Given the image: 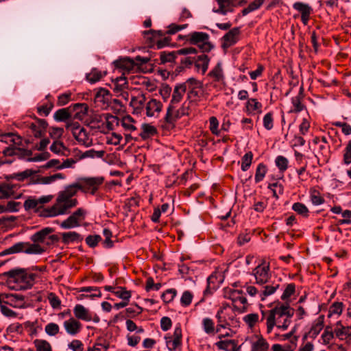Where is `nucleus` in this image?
<instances>
[{"label": "nucleus", "instance_id": "obj_57", "mask_svg": "<svg viewBox=\"0 0 351 351\" xmlns=\"http://www.w3.org/2000/svg\"><path fill=\"white\" fill-rule=\"evenodd\" d=\"M295 291V285L293 283L288 284L284 290L280 298L283 301H287L289 298L294 294Z\"/></svg>", "mask_w": 351, "mask_h": 351}, {"label": "nucleus", "instance_id": "obj_25", "mask_svg": "<svg viewBox=\"0 0 351 351\" xmlns=\"http://www.w3.org/2000/svg\"><path fill=\"white\" fill-rule=\"evenodd\" d=\"M157 134V129L155 126L149 123H143L141 125V132L140 136L142 139H148Z\"/></svg>", "mask_w": 351, "mask_h": 351}, {"label": "nucleus", "instance_id": "obj_19", "mask_svg": "<svg viewBox=\"0 0 351 351\" xmlns=\"http://www.w3.org/2000/svg\"><path fill=\"white\" fill-rule=\"evenodd\" d=\"M239 34L240 29L239 27H234L230 29L223 36V47H229L234 45L238 40Z\"/></svg>", "mask_w": 351, "mask_h": 351}, {"label": "nucleus", "instance_id": "obj_13", "mask_svg": "<svg viewBox=\"0 0 351 351\" xmlns=\"http://www.w3.org/2000/svg\"><path fill=\"white\" fill-rule=\"evenodd\" d=\"M144 37L149 40L150 43H156L157 48L161 49L170 45V39L168 37L162 38L165 34L161 30L149 29L143 32Z\"/></svg>", "mask_w": 351, "mask_h": 351}, {"label": "nucleus", "instance_id": "obj_49", "mask_svg": "<svg viewBox=\"0 0 351 351\" xmlns=\"http://www.w3.org/2000/svg\"><path fill=\"white\" fill-rule=\"evenodd\" d=\"M34 344L36 351H52L51 344L44 339H35Z\"/></svg>", "mask_w": 351, "mask_h": 351}, {"label": "nucleus", "instance_id": "obj_23", "mask_svg": "<svg viewBox=\"0 0 351 351\" xmlns=\"http://www.w3.org/2000/svg\"><path fill=\"white\" fill-rule=\"evenodd\" d=\"M334 332L339 339L344 340L351 336V327H345L338 322L334 328Z\"/></svg>", "mask_w": 351, "mask_h": 351}, {"label": "nucleus", "instance_id": "obj_41", "mask_svg": "<svg viewBox=\"0 0 351 351\" xmlns=\"http://www.w3.org/2000/svg\"><path fill=\"white\" fill-rule=\"evenodd\" d=\"M202 328L207 335H214L217 333L215 328L213 320L209 317H205L202 319Z\"/></svg>", "mask_w": 351, "mask_h": 351}, {"label": "nucleus", "instance_id": "obj_18", "mask_svg": "<svg viewBox=\"0 0 351 351\" xmlns=\"http://www.w3.org/2000/svg\"><path fill=\"white\" fill-rule=\"evenodd\" d=\"M63 326L66 332L71 336H75L79 333L82 327L81 323L73 317L64 321Z\"/></svg>", "mask_w": 351, "mask_h": 351}, {"label": "nucleus", "instance_id": "obj_55", "mask_svg": "<svg viewBox=\"0 0 351 351\" xmlns=\"http://www.w3.org/2000/svg\"><path fill=\"white\" fill-rule=\"evenodd\" d=\"M292 209L296 212L298 214L302 215L303 217H308V209L307 207L300 202L294 203L292 205Z\"/></svg>", "mask_w": 351, "mask_h": 351}, {"label": "nucleus", "instance_id": "obj_11", "mask_svg": "<svg viewBox=\"0 0 351 351\" xmlns=\"http://www.w3.org/2000/svg\"><path fill=\"white\" fill-rule=\"evenodd\" d=\"M104 178L101 176L82 178L79 180L80 191L95 195L99 187L103 184Z\"/></svg>", "mask_w": 351, "mask_h": 351}, {"label": "nucleus", "instance_id": "obj_31", "mask_svg": "<svg viewBox=\"0 0 351 351\" xmlns=\"http://www.w3.org/2000/svg\"><path fill=\"white\" fill-rule=\"evenodd\" d=\"M324 327V316H319L313 322L310 330L309 336L312 338H315L319 334Z\"/></svg>", "mask_w": 351, "mask_h": 351}, {"label": "nucleus", "instance_id": "obj_5", "mask_svg": "<svg viewBox=\"0 0 351 351\" xmlns=\"http://www.w3.org/2000/svg\"><path fill=\"white\" fill-rule=\"evenodd\" d=\"M45 249L36 243L19 242L5 250L2 254H11L14 253L23 252L27 254H41Z\"/></svg>", "mask_w": 351, "mask_h": 351}, {"label": "nucleus", "instance_id": "obj_52", "mask_svg": "<svg viewBox=\"0 0 351 351\" xmlns=\"http://www.w3.org/2000/svg\"><path fill=\"white\" fill-rule=\"evenodd\" d=\"M275 164L282 173L285 172L288 168L289 160L283 156H278L275 159Z\"/></svg>", "mask_w": 351, "mask_h": 351}, {"label": "nucleus", "instance_id": "obj_26", "mask_svg": "<svg viewBox=\"0 0 351 351\" xmlns=\"http://www.w3.org/2000/svg\"><path fill=\"white\" fill-rule=\"evenodd\" d=\"M208 75L215 82H223L225 80V75L221 62H218L216 66L209 72Z\"/></svg>", "mask_w": 351, "mask_h": 351}, {"label": "nucleus", "instance_id": "obj_16", "mask_svg": "<svg viewBox=\"0 0 351 351\" xmlns=\"http://www.w3.org/2000/svg\"><path fill=\"white\" fill-rule=\"evenodd\" d=\"M184 114V112L180 113V110H176V106H171L169 104L165 117L166 124L168 125V127H173L174 123L176 120Z\"/></svg>", "mask_w": 351, "mask_h": 351}, {"label": "nucleus", "instance_id": "obj_46", "mask_svg": "<svg viewBox=\"0 0 351 351\" xmlns=\"http://www.w3.org/2000/svg\"><path fill=\"white\" fill-rule=\"evenodd\" d=\"M50 150L56 154L65 155L66 147L63 142L56 140L51 145Z\"/></svg>", "mask_w": 351, "mask_h": 351}, {"label": "nucleus", "instance_id": "obj_6", "mask_svg": "<svg viewBox=\"0 0 351 351\" xmlns=\"http://www.w3.org/2000/svg\"><path fill=\"white\" fill-rule=\"evenodd\" d=\"M66 129L70 130L75 139L81 145L88 147L93 145V139L86 130L81 127L78 122H70L66 125Z\"/></svg>", "mask_w": 351, "mask_h": 351}, {"label": "nucleus", "instance_id": "obj_63", "mask_svg": "<svg viewBox=\"0 0 351 351\" xmlns=\"http://www.w3.org/2000/svg\"><path fill=\"white\" fill-rule=\"evenodd\" d=\"M343 219L338 220L339 225L351 224V210H346L341 213Z\"/></svg>", "mask_w": 351, "mask_h": 351}, {"label": "nucleus", "instance_id": "obj_53", "mask_svg": "<svg viewBox=\"0 0 351 351\" xmlns=\"http://www.w3.org/2000/svg\"><path fill=\"white\" fill-rule=\"evenodd\" d=\"M114 294L122 300H130L132 294L130 291H127L125 287H117Z\"/></svg>", "mask_w": 351, "mask_h": 351}, {"label": "nucleus", "instance_id": "obj_47", "mask_svg": "<svg viewBox=\"0 0 351 351\" xmlns=\"http://www.w3.org/2000/svg\"><path fill=\"white\" fill-rule=\"evenodd\" d=\"M267 166L263 163H259L256 169L255 178H254L255 182L258 183V182H261L264 179L265 175L267 173Z\"/></svg>", "mask_w": 351, "mask_h": 351}, {"label": "nucleus", "instance_id": "obj_48", "mask_svg": "<svg viewBox=\"0 0 351 351\" xmlns=\"http://www.w3.org/2000/svg\"><path fill=\"white\" fill-rule=\"evenodd\" d=\"M245 107L248 113H252L261 110L262 104L256 99L252 98L247 100Z\"/></svg>", "mask_w": 351, "mask_h": 351}, {"label": "nucleus", "instance_id": "obj_62", "mask_svg": "<svg viewBox=\"0 0 351 351\" xmlns=\"http://www.w3.org/2000/svg\"><path fill=\"white\" fill-rule=\"evenodd\" d=\"M68 348L72 351H83L84 344L80 340L73 339L68 344Z\"/></svg>", "mask_w": 351, "mask_h": 351}, {"label": "nucleus", "instance_id": "obj_4", "mask_svg": "<svg viewBox=\"0 0 351 351\" xmlns=\"http://www.w3.org/2000/svg\"><path fill=\"white\" fill-rule=\"evenodd\" d=\"M78 201L75 198H66L58 195L56 203L50 208L43 210L44 217H51L68 214L69 210L75 207Z\"/></svg>", "mask_w": 351, "mask_h": 351}, {"label": "nucleus", "instance_id": "obj_9", "mask_svg": "<svg viewBox=\"0 0 351 351\" xmlns=\"http://www.w3.org/2000/svg\"><path fill=\"white\" fill-rule=\"evenodd\" d=\"M102 117L105 119V123H102L101 126H97L102 133H106L107 131L113 130L115 126L120 124V119L117 116L112 115L109 113L95 117L90 121V124L99 123L101 121ZM92 128H96V126L93 125Z\"/></svg>", "mask_w": 351, "mask_h": 351}, {"label": "nucleus", "instance_id": "obj_8", "mask_svg": "<svg viewBox=\"0 0 351 351\" xmlns=\"http://www.w3.org/2000/svg\"><path fill=\"white\" fill-rule=\"evenodd\" d=\"M252 275L254 277L257 285H263L268 284L271 278L270 263L265 260H261L252 270Z\"/></svg>", "mask_w": 351, "mask_h": 351}, {"label": "nucleus", "instance_id": "obj_30", "mask_svg": "<svg viewBox=\"0 0 351 351\" xmlns=\"http://www.w3.org/2000/svg\"><path fill=\"white\" fill-rule=\"evenodd\" d=\"M263 289L261 290L260 299L263 301L267 297L274 294L276 290L279 288L280 285L278 283L273 282L271 285H263Z\"/></svg>", "mask_w": 351, "mask_h": 351}, {"label": "nucleus", "instance_id": "obj_10", "mask_svg": "<svg viewBox=\"0 0 351 351\" xmlns=\"http://www.w3.org/2000/svg\"><path fill=\"white\" fill-rule=\"evenodd\" d=\"M86 215V210L79 208L67 219L62 221L60 227L62 229H71L79 227L81 225V222L85 219Z\"/></svg>", "mask_w": 351, "mask_h": 351}, {"label": "nucleus", "instance_id": "obj_17", "mask_svg": "<svg viewBox=\"0 0 351 351\" xmlns=\"http://www.w3.org/2000/svg\"><path fill=\"white\" fill-rule=\"evenodd\" d=\"M162 108V104L160 101L152 99L145 105L146 115L149 117H157Z\"/></svg>", "mask_w": 351, "mask_h": 351}, {"label": "nucleus", "instance_id": "obj_27", "mask_svg": "<svg viewBox=\"0 0 351 351\" xmlns=\"http://www.w3.org/2000/svg\"><path fill=\"white\" fill-rule=\"evenodd\" d=\"M61 237L62 242L65 244L75 242L79 243L83 240L82 235L76 232H63Z\"/></svg>", "mask_w": 351, "mask_h": 351}, {"label": "nucleus", "instance_id": "obj_43", "mask_svg": "<svg viewBox=\"0 0 351 351\" xmlns=\"http://www.w3.org/2000/svg\"><path fill=\"white\" fill-rule=\"evenodd\" d=\"M268 348L267 341L263 337H260L256 341L252 343L251 351H267Z\"/></svg>", "mask_w": 351, "mask_h": 351}, {"label": "nucleus", "instance_id": "obj_64", "mask_svg": "<svg viewBox=\"0 0 351 351\" xmlns=\"http://www.w3.org/2000/svg\"><path fill=\"white\" fill-rule=\"evenodd\" d=\"M343 161L346 165L351 163V140L348 141L344 149Z\"/></svg>", "mask_w": 351, "mask_h": 351}, {"label": "nucleus", "instance_id": "obj_36", "mask_svg": "<svg viewBox=\"0 0 351 351\" xmlns=\"http://www.w3.org/2000/svg\"><path fill=\"white\" fill-rule=\"evenodd\" d=\"M113 90L116 93H119L128 88V82L126 77L123 75L113 80Z\"/></svg>", "mask_w": 351, "mask_h": 351}, {"label": "nucleus", "instance_id": "obj_21", "mask_svg": "<svg viewBox=\"0 0 351 351\" xmlns=\"http://www.w3.org/2000/svg\"><path fill=\"white\" fill-rule=\"evenodd\" d=\"M73 313L75 317L81 320L90 322L92 319L91 315L88 310L82 304H76L73 308Z\"/></svg>", "mask_w": 351, "mask_h": 351}, {"label": "nucleus", "instance_id": "obj_24", "mask_svg": "<svg viewBox=\"0 0 351 351\" xmlns=\"http://www.w3.org/2000/svg\"><path fill=\"white\" fill-rule=\"evenodd\" d=\"M298 337H293L291 342L285 345L274 344L272 351H294L297 347Z\"/></svg>", "mask_w": 351, "mask_h": 351}, {"label": "nucleus", "instance_id": "obj_38", "mask_svg": "<svg viewBox=\"0 0 351 351\" xmlns=\"http://www.w3.org/2000/svg\"><path fill=\"white\" fill-rule=\"evenodd\" d=\"M135 121L134 119L130 116L127 115L123 117L121 119H120V124L121 126L128 132H134L136 130V126L134 125Z\"/></svg>", "mask_w": 351, "mask_h": 351}, {"label": "nucleus", "instance_id": "obj_59", "mask_svg": "<svg viewBox=\"0 0 351 351\" xmlns=\"http://www.w3.org/2000/svg\"><path fill=\"white\" fill-rule=\"evenodd\" d=\"M45 331L49 336H56L60 331V327L57 324L50 322L45 326Z\"/></svg>", "mask_w": 351, "mask_h": 351}, {"label": "nucleus", "instance_id": "obj_7", "mask_svg": "<svg viewBox=\"0 0 351 351\" xmlns=\"http://www.w3.org/2000/svg\"><path fill=\"white\" fill-rule=\"evenodd\" d=\"M186 37L191 44L197 45L203 53L209 52L214 48V45L209 41V35L206 32H194Z\"/></svg>", "mask_w": 351, "mask_h": 351}, {"label": "nucleus", "instance_id": "obj_14", "mask_svg": "<svg viewBox=\"0 0 351 351\" xmlns=\"http://www.w3.org/2000/svg\"><path fill=\"white\" fill-rule=\"evenodd\" d=\"M228 298L232 301V308L241 313L246 311L247 301L242 290H230Z\"/></svg>", "mask_w": 351, "mask_h": 351}, {"label": "nucleus", "instance_id": "obj_35", "mask_svg": "<svg viewBox=\"0 0 351 351\" xmlns=\"http://www.w3.org/2000/svg\"><path fill=\"white\" fill-rule=\"evenodd\" d=\"M219 4V8L214 10L215 12L226 15L228 12H232L231 6L232 5V0H216Z\"/></svg>", "mask_w": 351, "mask_h": 351}, {"label": "nucleus", "instance_id": "obj_22", "mask_svg": "<svg viewBox=\"0 0 351 351\" xmlns=\"http://www.w3.org/2000/svg\"><path fill=\"white\" fill-rule=\"evenodd\" d=\"M186 88L185 84L176 85L174 88L172 98L169 104L171 106H176V104L180 102L184 93L186 92Z\"/></svg>", "mask_w": 351, "mask_h": 351}, {"label": "nucleus", "instance_id": "obj_45", "mask_svg": "<svg viewBox=\"0 0 351 351\" xmlns=\"http://www.w3.org/2000/svg\"><path fill=\"white\" fill-rule=\"evenodd\" d=\"M71 113L68 108H61L56 110L53 114V118L56 121H65L70 119Z\"/></svg>", "mask_w": 351, "mask_h": 351}, {"label": "nucleus", "instance_id": "obj_37", "mask_svg": "<svg viewBox=\"0 0 351 351\" xmlns=\"http://www.w3.org/2000/svg\"><path fill=\"white\" fill-rule=\"evenodd\" d=\"M145 98L143 95L141 97H132L130 103V106L134 109V112L136 114L141 113L144 108Z\"/></svg>", "mask_w": 351, "mask_h": 351}, {"label": "nucleus", "instance_id": "obj_51", "mask_svg": "<svg viewBox=\"0 0 351 351\" xmlns=\"http://www.w3.org/2000/svg\"><path fill=\"white\" fill-rule=\"evenodd\" d=\"M244 322L250 328H252L259 321V316L257 313H249L243 317Z\"/></svg>", "mask_w": 351, "mask_h": 351}, {"label": "nucleus", "instance_id": "obj_42", "mask_svg": "<svg viewBox=\"0 0 351 351\" xmlns=\"http://www.w3.org/2000/svg\"><path fill=\"white\" fill-rule=\"evenodd\" d=\"M104 154H105V151H104V150L96 151L93 149H91L87 150V151L82 153L80 154V156H79V159L82 160V159H84L86 158H101L104 157Z\"/></svg>", "mask_w": 351, "mask_h": 351}, {"label": "nucleus", "instance_id": "obj_33", "mask_svg": "<svg viewBox=\"0 0 351 351\" xmlns=\"http://www.w3.org/2000/svg\"><path fill=\"white\" fill-rule=\"evenodd\" d=\"M116 66L121 68L128 72L134 69L136 66L134 61L130 58H121L119 60L114 62Z\"/></svg>", "mask_w": 351, "mask_h": 351}, {"label": "nucleus", "instance_id": "obj_61", "mask_svg": "<svg viewBox=\"0 0 351 351\" xmlns=\"http://www.w3.org/2000/svg\"><path fill=\"white\" fill-rule=\"evenodd\" d=\"M193 295L189 291L183 292L180 298V303L183 306H188L191 304Z\"/></svg>", "mask_w": 351, "mask_h": 351}, {"label": "nucleus", "instance_id": "obj_39", "mask_svg": "<svg viewBox=\"0 0 351 351\" xmlns=\"http://www.w3.org/2000/svg\"><path fill=\"white\" fill-rule=\"evenodd\" d=\"M180 54L176 51H162L160 53V59L161 64L172 63L178 58Z\"/></svg>", "mask_w": 351, "mask_h": 351}, {"label": "nucleus", "instance_id": "obj_60", "mask_svg": "<svg viewBox=\"0 0 351 351\" xmlns=\"http://www.w3.org/2000/svg\"><path fill=\"white\" fill-rule=\"evenodd\" d=\"M176 293L177 291L175 289H169L162 294L161 298L165 303H169L173 300Z\"/></svg>", "mask_w": 351, "mask_h": 351}, {"label": "nucleus", "instance_id": "obj_2", "mask_svg": "<svg viewBox=\"0 0 351 351\" xmlns=\"http://www.w3.org/2000/svg\"><path fill=\"white\" fill-rule=\"evenodd\" d=\"M6 277L9 285L14 284L12 289L25 290L31 288L34 282L36 274H28L23 269H13L2 274Z\"/></svg>", "mask_w": 351, "mask_h": 351}, {"label": "nucleus", "instance_id": "obj_50", "mask_svg": "<svg viewBox=\"0 0 351 351\" xmlns=\"http://www.w3.org/2000/svg\"><path fill=\"white\" fill-rule=\"evenodd\" d=\"M253 156L254 155L252 152H248L242 157L241 165V169L242 171H246L249 169L252 162Z\"/></svg>", "mask_w": 351, "mask_h": 351}, {"label": "nucleus", "instance_id": "obj_34", "mask_svg": "<svg viewBox=\"0 0 351 351\" xmlns=\"http://www.w3.org/2000/svg\"><path fill=\"white\" fill-rule=\"evenodd\" d=\"M217 348L220 350L226 351H238L239 347L234 340H223L216 343Z\"/></svg>", "mask_w": 351, "mask_h": 351}, {"label": "nucleus", "instance_id": "obj_20", "mask_svg": "<svg viewBox=\"0 0 351 351\" xmlns=\"http://www.w3.org/2000/svg\"><path fill=\"white\" fill-rule=\"evenodd\" d=\"M210 59L208 56L202 53L201 55L197 56V57H194V64L197 69V71H201L202 74H204L209 64Z\"/></svg>", "mask_w": 351, "mask_h": 351}, {"label": "nucleus", "instance_id": "obj_3", "mask_svg": "<svg viewBox=\"0 0 351 351\" xmlns=\"http://www.w3.org/2000/svg\"><path fill=\"white\" fill-rule=\"evenodd\" d=\"M215 317L217 321L216 332H219L221 328L230 329L239 326V320L237 317L234 309L228 305L223 306L217 311Z\"/></svg>", "mask_w": 351, "mask_h": 351}, {"label": "nucleus", "instance_id": "obj_58", "mask_svg": "<svg viewBox=\"0 0 351 351\" xmlns=\"http://www.w3.org/2000/svg\"><path fill=\"white\" fill-rule=\"evenodd\" d=\"M165 339L166 341L167 347L171 351L176 350V348L181 344V341L173 339L170 336L167 335L165 336Z\"/></svg>", "mask_w": 351, "mask_h": 351}, {"label": "nucleus", "instance_id": "obj_29", "mask_svg": "<svg viewBox=\"0 0 351 351\" xmlns=\"http://www.w3.org/2000/svg\"><path fill=\"white\" fill-rule=\"evenodd\" d=\"M79 190L80 191V186L77 182L66 186L64 191L59 192L58 195L66 198H73Z\"/></svg>", "mask_w": 351, "mask_h": 351}, {"label": "nucleus", "instance_id": "obj_15", "mask_svg": "<svg viewBox=\"0 0 351 351\" xmlns=\"http://www.w3.org/2000/svg\"><path fill=\"white\" fill-rule=\"evenodd\" d=\"M293 8L301 14V21L304 25H306L313 12L311 6L307 3L298 1L293 4Z\"/></svg>", "mask_w": 351, "mask_h": 351}, {"label": "nucleus", "instance_id": "obj_40", "mask_svg": "<svg viewBox=\"0 0 351 351\" xmlns=\"http://www.w3.org/2000/svg\"><path fill=\"white\" fill-rule=\"evenodd\" d=\"M303 88L301 87L300 88V92L295 97H293L291 99L292 104L294 107L293 111L295 112H301L304 106L302 104V100L303 99Z\"/></svg>", "mask_w": 351, "mask_h": 351}, {"label": "nucleus", "instance_id": "obj_12", "mask_svg": "<svg viewBox=\"0 0 351 351\" xmlns=\"http://www.w3.org/2000/svg\"><path fill=\"white\" fill-rule=\"evenodd\" d=\"M21 186L9 180L0 184V199H19L22 193L19 191Z\"/></svg>", "mask_w": 351, "mask_h": 351}, {"label": "nucleus", "instance_id": "obj_1", "mask_svg": "<svg viewBox=\"0 0 351 351\" xmlns=\"http://www.w3.org/2000/svg\"><path fill=\"white\" fill-rule=\"evenodd\" d=\"M295 310L288 304L278 303L274 308L268 311L266 317L267 332L270 333L274 326L281 330H286L291 323Z\"/></svg>", "mask_w": 351, "mask_h": 351}, {"label": "nucleus", "instance_id": "obj_44", "mask_svg": "<svg viewBox=\"0 0 351 351\" xmlns=\"http://www.w3.org/2000/svg\"><path fill=\"white\" fill-rule=\"evenodd\" d=\"M106 74V72H101L97 69H93L86 75V79L88 82L93 84L99 81Z\"/></svg>", "mask_w": 351, "mask_h": 351}, {"label": "nucleus", "instance_id": "obj_54", "mask_svg": "<svg viewBox=\"0 0 351 351\" xmlns=\"http://www.w3.org/2000/svg\"><path fill=\"white\" fill-rule=\"evenodd\" d=\"M109 343L101 338L98 339L93 346L94 351H107L109 348Z\"/></svg>", "mask_w": 351, "mask_h": 351}, {"label": "nucleus", "instance_id": "obj_32", "mask_svg": "<svg viewBox=\"0 0 351 351\" xmlns=\"http://www.w3.org/2000/svg\"><path fill=\"white\" fill-rule=\"evenodd\" d=\"M110 92L106 88L99 89L95 95V102L107 105L110 99Z\"/></svg>", "mask_w": 351, "mask_h": 351}, {"label": "nucleus", "instance_id": "obj_28", "mask_svg": "<svg viewBox=\"0 0 351 351\" xmlns=\"http://www.w3.org/2000/svg\"><path fill=\"white\" fill-rule=\"evenodd\" d=\"M52 232V229L50 228H45L41 230L36 232L31 236V241L34 243L39 244L43 243L48 237L49 234Z\"/></svg>", "mask_w": 351, "mask_h": 351}, {"label": "nucleus", "instance_id": "obj_56", "mask_svg": "<svg viewBox=\"0 0 351 351\" xmlns=\"http://www.w3.org/2000/svg\"><path fill=\"white\" fill-rule=\"evenodd\" d=\"M47 299L51 306L53 309L60 308L61 306V300L53 292H50L48 293Z\"/></svg>", "mask_w": 351, "mask_h": 351}]
</instances>
